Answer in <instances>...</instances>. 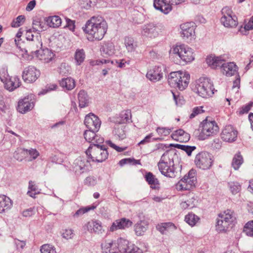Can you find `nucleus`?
I'll return each instance as SVG.
<instances>
[{
	"label": "nucleus",
	"instance_id": "nucleus-6",
	"mask_svg": "<svg viewBox=\"0 0 253 253\" xmlns=\"http://www.w3.org/2000/svg\"><path fill=\"white\" fill-rule=\"evenodd\" d=\"M192 90L194 93L199 95L214 94L217 91L214 90L210 80L205 77L200 78L197 80L195 84L192 85Z\"/></svg>",
	"mask_w": 253,
	"mask_h": 253
},
{
	"label": "nucleus",
	"instance_id": "nucleus-51",
	"mask_svg": "<svg viewBox=\"0 0 253 253\" xmlns=\"http://www.w3.org/2000/svg\"><path fill=\"white\" fill-rule=\"evenodd\" d=\"M228 185L231 193L235 195L241 190V186L237 182H230L228 183Z\"/></svg>",
	"mask_w": 253,
	"mask_h": 253
},
{
	"label": "nucleus",
	"instance_id": "nucleus-26",
	"mask_svg": "<svg viewBox=\"0 0 253 253\" xmlns=\"http://www.w3.org/2000/svg\"><path fill=\"white\" fill-rule=\"evenodd\" d=\"M36 55L40 60L47 63L50 61L54 55L51 50L48 48L42 49L41 48L39 51H37Z\"/></svg>",
	"mask_w": 253,
	"mask_h": 253
},
{
	"label": "nucleus",
	"instance_id": "nucleus-3",
	"mask_svg": "<svg viewBox=\"0 0 253 253\" xmlns=\"http://www.w3.org/2000/svg\"><path fill=\"white\" fill-rule=\"evenodd\" d=\"M158 166L160 171L163 175L169 178L176 176L177 172L174 168L172 154L169 151H167L163 154Z\"/></svg>",
	"mask_w": 253,
	"mask_h": 253
},
{
	"label": "nucleus",
	"instance_id": "nucleus-47",
	"mask_svg": "<svg viewBox=\"0 0 253 253\" xmlns=\"http://www.w3.org/2000/svg\"><path fill=\"white\" fill-rule=\"evenodd\" d=\"M79 100V106L80 108H84L89 105L90 99L88 96H78Z\"/></svg>",
	"mask_w": 253,
	"mask_h": 253
},
{
	"label": "nucleus",
	"instance_id": "nucleus-59",
	"mask_svg": "<svg viewBox=\"0 0 253 253\" xmlns=\"http://www.w3.org/2000/svg\"><path fill=\"white\" fill-rule=\"evenodd\" d=\"M23 150L26 154L29 155L32 158V160L36 159L39 156V152L35 149L31 148L28 150L23 148Z\"/></svg>",
	"mask_w": 253,
	"mask_h": 253
},
{
	"label": "nucleus",
	"instance_id": "nucleus-46",
	"mask_svg": "<svg viewBox=\"0 0 253 253\" xmlns=\"http://www.w3.org/2000/svg\"><path fill=\"white\" fill-rule=\"evenodd\" d=\"M41 253H57L55 247L51 244H44L40 248Z\"/></svg>",
	"mask_w": 253,
	"mask_h": 253
},
{
	"label": "nucleus",
	"instance_id": "nucleus-12",
	"mask_svg": "<svg viewBox=\"0 0 253 253\" xmlns=\"http://www.w3.org/2000/svg\"><path fill=\"white\" fill-rule=\"evenodd\" d=\"M221 14L222 16L220 21L225 27L233 28L237 26V18L230 7L228 6L223 7L221 10Z\"/></svg>",
	"mask_w": 253,
	"mask_h": 253
},
{
	"label": "nucleus",
	"instance_id": "nucleus-13",
	"mask_svg": "<svg viewBox=\"0 0 253 253\" xmlns=\"http://www.w3.org/2000/svg\"><path fill=\"white\" fill-rule=\"evenodd\" d=\"M90 168L89 161L84 157L77 158L73 165V170L77 175L87 171Z\"/></svg>",
	"mask_w": 253,
	"mask_h": 253
},
{
	"label": "nucleus",
	"instance_id": "nucleus-7",
	"mask_svg": "<svg viewBox=\"0 0 253 253\" xmlns=\"http://www.w3.org/2000/svg\"><path fill=\"white\" fill-rule=\"evenodd\" d=\"M236 220L235 213L230 210H227L223 213L219 214L216 225V230L219 231H226L229 226Z\"/></svg>",
	"mask_w": 253,
	"mask_h": 253
},
{
	"label": "nucleus",
	"instance_id": "nucleus-25",
	"mask_svg": "<svg viewBox=\"0 0 253 253\" xmlns=\"http://www.w3.org/2000/svg\"><path fill=\"white\" fill-rule=\"evenodd\" d=\"M171 137L173 140L182 143L188 142L190 138V134L182 129L174 131Z\"/></svg>",
	"mask_w": 253,
	"mask_h": 253
},
{
	"label": "nucleus",
	"instance_id": "nucleus-5",
	"mask_svg": "<svg viewBox=\"0 0 253 253\" xmlns=\"http://www.w3.org/2000/svg\"><path fill=\"white\" fill-rule=\"evenodd\" d=\"M100 144L90 145L85 151L86 156L92 162L101 163L108 158V152L106 147Z\"/></svg>",
	"mask_w": 253,
	"mask_h": 253
},
{
	"label": "nucleus",
	"instance_id": "nucleus-28",
	"mask_svg": "<svg viewBox=\"0 0 253 253\" xmlns=\"http://www.w3.org/2000/svg\"><path fill=\"white\" fill-rule=\"evenodd\" d=\"M194 23L187 22L180 25L181 29V35L183 38L187 39L194 34Z\"/></svg>",
	"mask_w": 253,
	"mask_h": 253
},
{
	"label": "nucleus",
	"instance_id": "nucleus-38",
	"mask_svg": "<svg viewBox=\"0 0 253 253\" xmlns=\"http://www.w3.org/2000/svg\"><path fill=\"white\" fill-rule=\"evenodd\" d=\"M45 21L50 27L57 28L61 24V19L58 16H49L46 18Z\"/></svg>",
	"mask_w": 253,
	"mask_h": 253
},
{
	"label": "nucleus",
	"instance_id": "nucleus-60",
	"mask_svg": "<svg viewBox=\"0 0 253 253\" xmlns=\"http://www.w3.org/2000/svg\"><path fill=\"white\" fill-rule=\"evenodd\" d=\"M25 153L23 149H19L14 153V158L19 161H22L24 159Z\"/></svg>",
	"mask_w": 253,
	"mask_h": 253
},
{
	"label": "nucleus",
	"instance_id": "nucleus-40",
	"mask_svg": "<svg viewBox=\"0 0 253 253\" xmlns=\"http://www.w3.org/2000/svg\"><path fill=\"white\" fill-rule=\"evenodd\" d=\"M42 45V43L39 40H33L30 41L27 47L28 50L31 53H37V51H39L38 48H41Z\"/></svg>",
	"mask_w": 253,
	"mask_h": 253
},
{
	"label": "nucleus",
	"instance_id": "nucleus-33",
	"mask_svg": "<svg viewBox=\"0 0 253 253\" xmlns=\"http://www.w3.org/2000/svg\"><path fill=\"white\" fill-rule=\"evenodd\" d=\"M148 227V223L147 221L143 220L137 222L134 226V231L137 236L143 235Z\"/></svg>",
	"mask_w": 253,
	"mask_h": 253
},
{
	"label": "nucleus",
	"instance_id": "nucleus-63",
	"mask_svg": "<svg viewBox=\"0 0 253 253\" xmlns=\"http://www.w3.org/2000/svg\"><path fill=\"white\" fill-rule=\"evenodd\" d=\"M14 245L17 250L21 251L26 245L25 241H20L18 239L14 240Z\"/></svg>",
	"mask_w": 253,
	"mask_h": 253
},
{
	"label": "nucleus",
	"instance_id": "nucleus-23",
	"mask_svg": "<svg viewBox=\"0 0 253 253\" xmlns=\"http://www.w3.org/2000/svg\"><path fill=\"white\" fill-rule=\"evenodd\" d=\"M132 222L129 219L122 218L115 221L111 226L109 231L113 232L118 229H123L132 225Z\"/></svg>",
	"mask_w": 253,
	"mask_h": 253
},
{
	"label": "nucleus",
	"instance_id": "nucleus-27",
	"mask_svg": "<svg viewBox=\"0 0 253 253\" xmlns=\"http://www.w3.org/2000/svg\"><path fill=\"white\" fill-rule=\"evenodd\" d=\"M153 5L155 9L165 14L169 13L171 10V6L167 3L165 0H154Z\"/></svg>",
	"mask_w": 253,
	"mask_h": 253
},
{
	"label": "nucleus",
	"instance_id": "nucleus-41",
	"mask_svg": "<svg viewBox=\"0 0 253 253\" xmlns=\"http://www.w3.org/2000/svg\"><path fill=\"white\" fill-rule=\"evenodd\" d=\"M32 25V29L34 32H41L44 31L45 28V23L41 22L40 19L38 18H36L33 19Z\"/></svg>",
	"mask_w": 253,
	"mask_h": 253
},
{
	"label": "nucleus",
	"instance_id": "nucleus-19",
	"mask_svg": "<svg viewBox=\"0 0 253 253\" xmlns=\"http://www.w3.org/2000/svg\"><path fill=\"white\" fill-rule=\"evenodd\" d=\"M97 131L88 129L84 132V137L86 141L91 143L90 145L102 144L104 142V138L100 135L96 134Z\"/></svg>",
	"mask_w": 253,
	"mask_h": 253
},
{
	"label": "nucleus",
	"instance_id": "nucleus-30",
	"mask_svg": "<svg viewBox=\"0 0 253 253\" xmlns=\"http://www.w3.org/2000/svg\"><path fill=\"white\" fill-rule=\"evenodd\" d=\"M131 119V113L129 110L123 111L121 112L119 117L116 121H114L116 124L123 125L124 123H128Z\"/></svg>",
	"mask_w": 253,
	"mask_h": 253
},
{
	"label": "nucleus",
	"instance_id": "nucleus-31",
	"mask_svg": "<svg viewBox=\"0 0 253 253\" xmlns=\"http://www.w3.org/2000/svg\"><path fill=\"white\" fill-rule=\"evenodd\" d=\"M12 205L11 201L9 197L5 195L0 196V213L9 210Z\"/></svg>",
	"mask_w": 253,
	"mask_h": 253
},
{
	"label": "nucleus",
	"instance_id": "nucleus-9",
	"mask_svg": "<svg viewBox=\"0 0 253 253\" xmlns=\"http://www.w3.org/2000/svg\"><path fill=\"white\" fill-rule=\"evenodd\" d=\"M200 132L198 136L200 140H204L209 137L216 134L219 130V127L214 121L204 120L200 126Z\"/></svg>",
	"mask_w": 253,
	"mask_h": 253
},
{
	"label": "nucleus",
	"instance_id": "nucleus-55",
	"mask_svg": "<svg viewBox=\"0 0 253 253\" xmlns=\"http://www.w3.org/2000/svg\"><path fill=\"white\" fill-rule=\"evenodd\" d=\"M127 164H132L133 165L140 164V161L133 158H126L122 159L119 162L120 166H123Z\"/></svg>",
	"mask_w": 253,
	"mask_h": 253
},
{
	"label": "nucleus",
	"instance_id": "nucleus-32",
	"mask_svg": "<svg viewBox=\"0 0 253 253\" xmlns=\"http://www.w3.org/2000/svg\"><path fill=\"white\" fill-rule=\"evenodd\" d=\"M126 126L116 124L113 130V134L119 139L123 140L126 137V131L125 128Z\"/></svg>",
	"mask_w": 253,
	"mask_h": 253
},
{
	"label": "nucleus",
	"instance_id": "nucleus-14",
	"mask_svg": "<svg viewBox=\"0 0 253 253\" xmlns=\"http://www.w3.org/2000/svg\"><path fill=\"white\" fill-rule=\"evenodd\" d=\"M118 244L121 253H142V250L129 243L127 240L120 238L118 239Z\"/></svg>",
	"mask_w": 253,
	"mask_h": 253
},
{
	"label": "nucleus",
	"instance_id": "nucleus-16",
	"mask_svg": "<svg viewBox=\"0 0 253 253\" xmlns=\"http://www.w3.org/2000/svg\"><path fill=\"white\" fill-rule=\"evenodd\" d=\"M238 131L231 125L226 126L221 133V139L228 142L235 141L237 137Z\"/></svg>",
	"mask_w": 253,
	"mask_h": 253
},
{
	"label": "nucleus",
	"instance_id": "nucleus-44",
	"mask_svg": "<svg viewBox=\"0 0 253 253\" xmlns=\"http://www.w3.org/2000/svg\"><path fill=\"white\" fill-rule=\"evenodd\" d=\"M243 163V159L240 153L236 154L232 160V166L235 170H237L239 169L241 165Z\"/></svg>",
	"mask_w": 253,
	"mask_h": 253
},
{
	"label": "nucleus",
	"instance_id": "nucleus-50",
	"mask_svg": "<svg viewBox=\"0 0 253 253\" xmlns=\"http://www.w3.org/2000/svg\"><path fill=\"white\" fill-rule=\"evenodd\" d=\"M95 208L94 206L83 207L79 209L73 215V216L75 218H78L87 212L91 210H93Z\"/></svg>",
	"mask_w": 253,
	"mask_h": 253
},
{
	"label": "nucleus",
	"instance_id": "nucleus-17",
	"mask_svg": "<svg viewBox=\"0 0 253 253\" xmlns=\"http://www.w3.org/2000/svg\"><path fill=\"white\" fill-rule=\"evenodd\" d=\"M84 124L88 129L98 131L101 126V121L97 116L90 113L85 117Z\"/></svg>",
	"mask_w": 253,
	"mask_h": 253
},
{
	"label": "nucleus",
	"instance_id": "nucleus-22",
	"mask_svg": "<svg viewBox=\"0 0 253 253\" xmlns=\"http://www.w3.org/2000/svg\"><path fill=\"white\" fill-rule=\"evenodd\" d=\"M102 253H119L120 250L117 242L112 240L106 241L101 244Z\"/></svg>",
	"mask_w": 253,
	"mask_h": 253
},
{
	"label": "nucleus",
	"instance_id": "nucleus-54",
	"mask_svg": "<svg viewBox=\"0 0 253 253\" xmlns=\"http://www.w3.org/2000/svg\"><path fill=\"white\" fill-rule=\"evenodd\" d=\"M70 71V67L66 63H62L59 68L58 72L62 76H67Z\"/></svg>",
	"mask_w": 253,
	"mask_h": 253
},
{
	"label": "nucleus",
	"instance_id": "nucleus-56",
	"mask_svg": "<svg viewBox=\"0 0 253 253\" xmlns=\"http://www.w3.org/2000/svg\"><path fill=\"white\" fill-rule=\"evenodd\" d=\"M74 236V231L72 229H65L62 233V237L66 240L72 239Z\"/></svg>",
	"mask_w": 253,
	"mask_h": 253
},
{
	"label": "nucleus",
	"instance_id": "nucleus-58",
	"mask_svg": "<svg viewBox=\"0 0 253 253\" xmlns=\"http://www.w3.org/2000/svg\"><path fill=\"white\" fill-rule=\"evenodd\" d=\"M57 87V86L56 84H47L38 93V95H44L49 92V91L55 90Z\"/></svg>",
	"mask_w": 253,
	"mask_h": 253
},
{
	"label": "nucleus",
	"instance_id": "nucleus-36",
	"mask_svg": "<svg viewBox=\"0 0 253 253\" xmlns=\"http://www.w3.org/2000/svg\"><path fill=\"white\" fill-rule=\"evenodd\" d=\"M124 43L128 52L134 51L137 47L136 42L131 37H126L124 39Z\"/></svg>",
	"mask_w": 253,
	"mask_h": 253
},
{
	"label": "nucleus",
	"instance_id": "nucleus-61",
	"mask_svg": "<svg viewBox=\"0 0 253 253\" xmlns=\"http://www.w3.org/2000/svg\"><path fill=\"white\" fill-rule=\"evenodd\" d=\"M97 183V179L94 176L87 177L84 180V184L87 186H93Z\"/></svg>",
	"mask_w": 253,
	"mask_h": 253
},
{
	"label": "nucleus",
	"instance_id": "nucleus-62",
	"mask_svg": "<svg viewBox=\"0 0 253 253\" xmlns=\"http://www.w3.org/2000/svg\"><path fill=\"white\" fill-rule=\"evenodd\" d=\"M173 100L175 101V105L177 107H181L185 103L183 96H173Z\"/></svg>",
	"mask_w": 253,
	"mask_h": 253
},
{
	"label": "nucleus",
	"instance_id": "nucleus-52",
	"mask_svg": "<svg viewBox=\"0 0 253 253\" xmlns=\"http://www.w3.org/2000/svg\"><path fill=\"white\" fill-rule=\"evenodd\" d=\"M244 232L249 236L253 237V220L250 221L245 224Z\"/></svg>",
	"mask_w": 253,
	"mask_h": 253
},
{
	"label": "nucleus",
	"instance_id": "nucleus-35",
	"mask_svg": "<svg viewBox=\"0 0 253 253\" xmlns=\"http://www.w3.org/2000/svg\"><path fill=\"white\" fill-rule=\"evenodd\" d=\"M197 203V199L194 197H192L185 201L182 202L180 206L182 210H190L195 207Z\"/></svg>",
	"mask_w": 253,
	"mask_h": 253
},
{
	"label": "nucleus",
	"instance_id": "nucleus-42",
	"mask_svg": "<svg viewBox=\"0 0 253 253\" xmlns=\"http://www.w3.org/2000/svg\"><path fill=\"white\" fill-rule=\"evenodd\" d=\"M28 189L27 194L32 198H35L36 195L40 193V190L38 188V186L36 185L35 182L33 181L29 182Z\"/></svg>",
	"mask_w": 253,
	"mask_h": 253
},
{
	"label": "nucleus",
	"instance_id": "nucleus-21",
	"mask_svg": "<svg viewBox=\"0 0 253 253\" xmlns=\"http://www.w3.org/2000/svg\"><path fill=\"white\" fill-rule=\"evenodd\" d=\"M34 107V102L30 100L29 97H25L18 101L17 110L19 113L24 114L31 111Z\"/></svg>",
	"mask_w": 253,
	"mask_h": 253
},
{
	"label": "nucleus",
	"instance_id": "nucleus-48",
	"mask_svg": "<svg viewBox=\"0 0 253 253\" xmlns=\"http://www.w3.org/2000/svg\"><path fill=\"white\" fill-rule=\"evenodd\" d=\"M173 146L174 147L177 149L184 151L188 156H190L192 152L195 150L196 148L195 146H190L178 144H174Z\"/></svg>",
	"mask_w": 253,
	"mask_h": 253
},
{
	"label": "nucleus",
	"instance_id": "nucleus-1",
	"mask_svg": "<svg viewBox=\"0 0 253 253\" xmlns=\"http://www.w3.org/2000/svg\"><path fill=\"white\" fill-rule=\"evenodd\" d=\"M83 28L87 35L88 41H100L106 33L108 25L101 16H93L86 22L85 27Z\"/></svg>",
	"mask_w": 253,
	"mask_h": 253
},
{
	"label": "nucleus",
	"instance_id": "nucleus-4",
	"mask_svg": "<svg viewBox=\"0 0 253 253\" xmlns=\"http://www.w3.org/2000/svg\"><path fill=\"white\" fill-rule=\"evenodd\" d=\"M190 75L182 71L173 72L169 74L168 83L170 86L179 90H184L189 83Z\"/></svg>",
	"mask_w": 253,
	"mask_h": 253
},
{
	"label": "nucleus",
	"instance_id": "nucleus-18",
	"mask_svg": "<svg viewBox=\"0 0 253 253\" xmlns=\"http://www.w3.org/2000/svg\"><path fill=\"white\" fill-rule=\"evenodd\" d=\"M40 75V71L34 67L29 66L23 71L22 78L25 82L30 83L36 81Z\"/></svg>",
	"mask_w": 253,
	"mask_h": 253
},
{
	"label": "nucleus",
	"instance_id": "nucleus-39",
	"mask_svg": "<svg viewBox=\"0 0 253 253\" xmlns=\"http://www.w3.org/2000/svg\"><path fill=\"white\" fill-rule=\"evenodd\" d=\"M60 85L66 89L70 90L73 89L75 86V82L74 79L71 78H67L63 79L60 82Z\"/></svg>",
	"mask_w": 253,
	"mask_h": 253
},
{
	"label": "nucleus",
	"instance_id": "nucleus-43",
	"mask_svg": "<svg viewBox=\"0 0 253 253\" xmlns=\"http://www.w3.org/2000/svg\"><path fill=\"white\" fill-rule=\"evenodd\" d=\"M85 54L83 49H78L76 50L74 58L77 65H80L84 60Z\"/></svg>",
	"mask_w": 253,
	"mask_h": 253
},
{
	"label": "nucleus",
	"instance_id": "nucleus-49",
	"mask_svg": "<svg viewBox=\"0 0 253 253\" xmlns=\"http://www.w3.org/2000/svg\"><path fill=\"white\" fill-rule=\"evenodd\" d=\"M171 227H175V226L171 222H165L157 225L156 228L161 233L164 234L165 232Z\"/></svg>",
	"mask_w": 253,
	"mask_h": 253
},
{
	"label": "nucleus",
	"instance_id": "nucleus-2",
	"mask_svg": "<svg viewBox=\"0 0 253 253\" xmlns=\"http://www.w3.org/2000/svg\"><path fill=\"white\" fill-rule=\"evenodd\" d=\"M206 62L212 69L220 67L222 73L228 77L234 75L237 72L236 65L233 62L225 63V59L221 56H209L206 58Z\"/></svg>",
	"mask_w": 253,
	"mask_h": 253
},
{
	"label": "nucleus",
	"instance_id": "nucleus-53",
	"mask_svg": "<svg viewBox=\"0 0 253 253\" xmlns=\"http://www.w3.org/2000/svg\"><path fill=\"white\" fill-rule=\"evenodd\" d=\"M25 17L24 15H19L12 21L11 26L12 27H18L25 21Z\"/></svg>",
	"mask_w": 253,
	"mask_h": 253
},
{
	"label": "nucleus",
	"instance_id": "nucleus-10",
	"mask_svg": "<svg viewBox=\"0 0 253 253\" xmlns=\"http://www.w3.org/2000/svg\"><path fill=\"white\" fill-rule=\"evenodd\" d=\"M197 182L196 170L192 169L177 183L179 190H189L195 187Z\"/></svg>",
	"mask_w": 253,
	"mask_h": 253
},
{
	"label": "nucleus",
	"instance_id": "nucleus-8",
	"mask_svg": "<svg viewBox=\"0 0 253 253\" xmlns=\"http://www.w3.org/2000/svg\"><path fill=\"white\" fill-rule=\"evenodd\" d=\"M170 53L175 57L178 56L183 61L188 63L194 59L193 50L185 44L177 45L171 49Z\"/></svg>",
	"mask_w": 253,
	"mask_h": 253
},
{
	"label": "nucleus",
	"instance_id": "nucleus-37",
	"mask_svg": "<svg viewBox=\"0 0 253 253\" xmlns=\"http://www.w3.org/2000/svg\"><path fill=\"white\" fill-rule=\"evenodd\" d=\"M146 181L150 185L153 189H157L159 185V180L152 173L149 172L147 173L145 176Z\"/></svg>",
	"mask_w": 253,
	"mask_h": 253
},
{
	"label": "nucleus",
	"instance_id": "nucleus-34",
	"mask_svg": "<svg viewBox=\"0 0 253 253\" xmlns=\"http://www.w3.org/2000/svg\"><path fill=\"white\" fill-rule=\"evenodd\" d=\"M100 51L104 56H111L114 54V47L111 42H106L102 45Z\"/></svg>",
	"mask_w": 253,
	"mask_h": 253
},
{
	"label": "nucleus",
	"instance_id": "nucleus-24",
	"mask_svg": "<svg viewBox=\"0 0 253 253\" xmlns=\"http://www.w3.org/2000/svg\"><path fill=\"white\" fill-rule=\"evenodd\" d=\"M86 226L87 230L90 233L101 234L104 231L101 222L97 220H92L88 222Z\"/></svg>",
	"mask_w": 253,
	"mask_h": 253
},
{
	"label": "nucleus",
	"instance_id": "nucleus-11",
	"mask_svg": "<svg viewBox=\"0 0 253 253\" xmlns=\"http://www.w3.org/2000/svg\"><path fill=\"white\" fill-rule=\"evenodd\" d=\"M194 162L198 168L204 170L209 169L213 164V156L208 152H201L196 156Z\"/></svg>",
	"mask_w": 253,
	"mask_h": 253
},
{
	"label": "nucleus",
	"instance_id": "nucleus-15",
	"mask_svg": "<svg viewBox=\"0 0 253 253\" xmlns=\"http://www.w3.org/2000/svg\"><path fill=\"white\" fill-rule=\"evenodd\" d=\"M165 69V67L162 64L155 66L148 71L146 77L153 82H158L163 78Z\"/></svg>",
	"mask_w": 253,
	"mask_h": 253
},
{
	"label": "nucleus",
	"instance_id": "nucleus-64",
	"mask_svg": "<svg viewBox=\"0 0 253 253\" xmlns=\"http://www.w3.org/2000/svg\"><path fill=\"white\" fill-rule=\"evenodd\" d=\"M202 107H196L193 108L192 113L189 116V118L193 119L197 115L203 113L204 110L202 109Z\"/></svg>",
	"mask_w": 253,
	"mask_h": 253
},
{
	"label": "nucleus",
	"instance_id": "nucleus-57",
	"mask_svg": "<svg viewBox=\"0 0 253 253\" xmlns=\"http://www.w3.org/2000/svg\"><path fill=\"white\" fill-rule=\"evenodd\" d=\"M156 131L159 135L166 136L170 134L171 130L170 128L167 127H158L156 129Z\"/></svg>",
	"mask_w": 253,
	"mask_h": 253
},
{
	"label": "nucleus",
	"instance_id": "nucleus-20",
	"mask_svg": "<svg viewBox=\"0 0 253 253\" xmlns=\"http://www.w3.org/2000/svg\"><path fill=\"white\" fill-rule=\"evenodd\" d=\"M160 32V29L157 24L150 23L144 25L142 27V34L148 37L154 38L157 37Z\"/></svg>",
	"mask_w": 253,
	"mask_h": 253
},
{
	"label": "nucleus",
	"instance_id": "nucleus-29",
	"mask_svg": "<svg viewBox=\"0 0 253 253\" xmlns=\"http://www.w3.org/2000/svg\"><path fill=\"white\" fill-rule=\"evenodd\" d=\"M5 83V88L9 91H13L18 87L20 84L19 79L17 76L8 77Z\"/></svg>",
	"mask_w": 253,
	"mask_h": 253
},
{
	"label": "nucleus",
	"instance_id": "nucleus-45",
	"mask_svg": "<svg viewBox=\"0 0 253 253\" xmlns=\"http://www.w3.org/2000/svg\"><path fill=\"white\" fill-rule=\"evenodd\" d=\"M199 217L192 213H189L185 216V221L189 225L194 226L196 223L199 220Z\"/></svg>",
	"mask_w": 253,
	"mask_h": 253
}]
</instances>
